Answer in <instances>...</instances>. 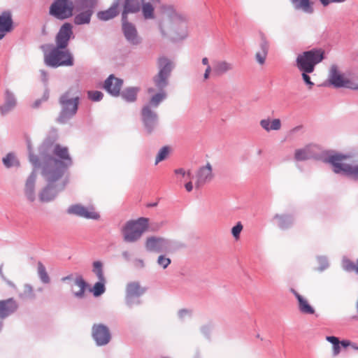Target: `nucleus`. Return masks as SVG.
Returning a JSON list of instances; mask_svg holds the SVG:
<instances>
[{"label":"nucleus","mask_w":358,"mask_h":358,"mask_svg":"<svg viewBox=\"0 0 358 358\" xmlns=\"http://www.w3.org/2000/svg\"><path fill=\"white\" fill-rule=\"evenodd\" d=\"M158 68L159 72L153 78L156 89L153 87H149L148 89L149 94H152L155 92L156 90L159 91L151 96L149 103L148 104L154 108L157 107L166 97V93L163 91V89L167 85V79L173 69V64L169 59L165 57H160L158 59Z\"/></svg>","instance_id":"obj_1"},{"label":"nucleus","mask_w":358,"mask_h":358,"mask_svg":"<svg viewBox=\"0 0 358 358\" xmlns=\"http://www.w3.org/2000/svg\"><path fill=\"white\" fill-rule=\"evenodd\" d=\"M44 150L47 153L46 163L43 166H48L52 169H59L64 173V169L72 164L71 158L66 147L57 143L44 144Z\"/></svg>","instance_id":"obj_2"},{"label":"nucleus","mask_w":358,"mask_h":358,"mask_svg":"<svg viewBox=\"0 0 358 358\" xmlns=\"http://www.w3.org/2000/svg\"><path fill=\"white\" fill-rule=\"evenodd\" d=\"M331 164L336 173H343L355 180H358V163L355 164L349 155L334 153L324 160Z\"/></svg>","instance_id":"obj_3"},{"label":"nucleus","mask_w":358,"mask_h":358,"mask_svg":"<svg viewBox=\"0 0 358 358\" xmlns=\"http://www.w3.org/2000/svg\"><path fill=\"white\" fill-rule=\"evenodd\" d=\"M42 174L46 180L48 185L39 193V199L42 202H48L56 196L57 190L54 183L63 176V173L59 169H52L48 166H43Z\"/></svg>","instance_id":"obj_4"},{"label":"nucleus","mask_w":358,"mask_h":358,"mask_svg":"<svg viewBox=\"0 0 358 358\" xmlns=\"http://www.w3.org/2000/svg\"><path fill=\"white\" fill-rule=\"evenodd\" d=\"M44 62L51 67L71 66L73 65V57L71 52L62 48H53L49 52L44 55Z\"/></svg>","instance_id":"obj_5"},{"label":"nucleus","mask_w":358,"mask_h":358,"mask_svg":"<svg viewBox=\"0 0 358 358\" xmlns=\"http://www.w3.org/2000/svg\"><path fill=\"white\" fill-rule=\"evenodd\" d=\"M324 52L322 49H313L299 55L296 58L298 69L305 73H312L315 66L324 59Z\"/></svg>","instance_id":"obj_6"},{"label":"nucleus","mask_w":358,"mask_h":358,"mask_svg":"<svg viewBox=\"0 0 358 358\" xmlns=\"http://www.w3.org/2000/svg\"><path fill=\"white\" fill-rule=\"evenodd\" d=\"M148 224V219L144 217L128 221L122 229L124 241L128 243L137 241L146 231Z\"/></svg>","instance_id":"obj_7"},{"label":"nucleus","mask_w":358,"mask_h":358,"mask_svg":"<svg viewBox=\"0 0 358 358\" xmlns=\"http://www.w3.org/2000/svg\"><path fill=\"white\" fill-rule=\"evenodd\" d=\"M79 97L72 96L70 92L64 94L59 99V103L62 106V111L58 121L64 123L67 119L73 117L77 112L78 106Z\"/></svg>","instance_id":"obj_8"},{"label":"nucleus","mask_w":358,"mask_h":358,"mask_svg":"<svg viewBox=\"0 0 358 358\" xmlns=\"http://www.w3.org/2000/svg\"><path fill=\"white\" fill-rule=\"evenodd\" d=\"M329 81L336 87H346L352 90H358V78H345L340 73L336 65L331 66Z\"/></svg>","instance_id":"obj_9"},{"label":"nucleus","mask_w":358,"mask_h":358,"mask_svg":"<svg viewBox=\"0 0 358 358\" xmlns=\"http://www.w3.org/2000/svg\"><path fill=\"white\" fill-rule=\"evenodd\" d=\"M74 5L71 0H55L50 7V14L59 20H65L73 15Z\"/></svg>","instance_id":"obj_10"},{"label":"nucleus","mask_w":358,"mask_h":358,"mask_svg":"<svg viewBox=\"0 0 358 358\" xmlns=\"http://www.w3.org/2000/svg\"><path fill=\"white\" fill-rule=\"evenodd\" d=\"M67 212L69 214L76 215L86 219L98 220L100 217L99 214L95 211L94 208L90 206H83L80 204L71 206Z\"/></svg>","instance_id":"obj_11"},{"label":"nucleus","mask_w":358,"mask_h":358,"mask_svg":"<svg viewBox=\"0 0 358 358\" xmlns=\"http://www.w3.org/2000/svg\"><path fill=\"white\" fill-rule=\"evenodd\" d=\"M150 105H145L141 110L142 120L148 134H151L155 128L157 120V115Z\"/></svg>","instance_id":"obj_12"},{"label":"nucleus","mask_w":358,"mask_h":358,"mask_svg":"<svg viewBox=\"0 0 358 358\" xmlns=\"http://www.w3.org/2000/svg\"><path fill=\"white\" fill-rule=\"evenodd\" d=\"M92 336L99 345H106L110 340L109 329L103 324H94L93 326Z\"/></svg>","instance_id":"obj_13"},{"label":"nucleus","mask_w":358,"mask_h":358,"mask_svg":"<svg viewBox=\"0 0 358 358\" xmlns=\"http://www.w3.org/2000/svg\"><path fill=\"white\" fill-rule=\"evenodd\" d=\"M73 34L72 25L70 23H64L60 28L56 36V48H66L69 39Z\"/></svg>","instance_id":"obj_14"},{"label":"nucleus","mask_w":358,"mask_h":358,"mask_svg":"<svg viewBox=\"0 0 358 358\" xmlns=\"http://www.w3.org/2000/svg\"><path fill=\"white\" fill-rule=\"evenodd\" d=\"M168 241L162 237L150 236L145 243V248L149 252H160L166 251Z\"/></svg>","instance_id":"obj_15"},{"label":"nucleus","mask_w":358,"mask_h":358,"mask_svg":"<svg viewBox=\"0 0 358 358\" xmlns=\"http://www.w3.org/2000/svg\"><path fill=\"white\" fill-rule=\"evenodd\" d=\"M319 147L315 145H309L301 149H297L294 152V158L297 161L307 160L310 158H317Z\"/></svg>","instance_id":"obj_16"},{"label":"nucleus","mask_w":358,"mask_h":358,"mask_svg":"<svg viewBox=\"0 0 358 358\" xmlns=\"http://www.w3.org/2000/svg\"><path fill=\"white\" fill-rule=\"evenodd\" d=\"M17 308L18 304L13 298L0 300V321L15 313Z\"/></svg>","instance_id":"obj_17"},{"label":"nucleus","mask_w":358,"mask_h":358,"mask_svg":"<svg viewBox=\"0 0 358 358\" xmlns=\"http://www.w3.org/2000/svg\"><path fill=\"white\" fill-rule=\"evenodd\" d=\"M212 166L210 163H207L206 166L199 168L196 173V181L195 186L199 188L206 182L210 181L213 178Z\"/></svg>","instance_id":"obj_18"},{"label":"nucleus","mask_w":358,"mask_h":358,"mask_svg":"<svg viewBox=\"0 0 358 358\" xmlns=\"http://www.w3.org/2000/svg\"><path fill=\"white\" fill-rule=\"evenodd\" d=\"M123 81L110 75L104 83V89L113 96H117L120 94Z\"/></svg>","instance_id":"obj_19"},{"label":"nucleus","mask_w":358,"mask_h":358,"mask_svg":"<svg viewBox=\"0 0 358 358\" xmlns=\"http://www.w3.org/2000/svg\"><path fill=\"white\" fill-rule=\"evenodd\" d=\"M186 22V19L181 15L173 13L171 16L167 17L162 21L161 28L166 27L169 25H171L173 28H176L177 27H185Z\"/></svg>","instance_id":"obj_20"},{"label":"nucleus","mask_w":358,"mask_h":358,"mask_svg":"<svg viewBox=\"0 0 358 358\" xmlns=\"http://www.w3.org/2000/svg\"><path fill=\"white\" fill-rule=\"evenodd\" d=\"M122 21V29L126 38L131 43L137 44L139 42V38L135 27L132 24L126 22V20Z\"/></svg>","instance_id":"obj_21"},{"label":"nucleus","mask_w":358,"mask_h":358,"mask_svg":"<svg viewBox=\"0 0 358 358\" xmlns=\"http://www.w3.org/2000/svg\"><path fill=\"white\" fill-rule=\"evenodd\" d=\"M36 180V174L32 172L29 178H27L25 187L24 193L29 201L33 202L35 200V183Z\"/></svg>","instance_id":"obj_22"},{"label":"nucleus","mask_w":358,"mask_h":358,"mask_svg":"<svg viewBox=\"0 0 358 358\" xmlns=\"http://www.w3.org/2000/svg\"><path fill=\"white\" fill-rule=\"evenodd\" d=\"M295 10H301L307 14L314 12V2L311 0H290Z\"/></svg>","instance_id":"obj_23"},{"label":"nucleus","mask_w":358,"mask_h":358,"mask_svg":"<svg viewBox=\"0 0 358 358\" xmlns=\"http://www.w3.org/2000/svg\"><path fill=\"white\" fill-rule=\"evenodd\" d=\"M87 283L82 276L78 275L74 280V283L71 286V291L77 298H83L85 296Z\"/></svg>","instance_id":"obj_24"},{"label":"nucleus","mask_w":358,"mask_h":358,"mask_svg":"<svg viewBox=\"0 0 358 358\" xmlns=\"http://www.w3.org/2000/svg\"><path fill=\"white\" fill-rule=\"evenodd\" d=\"M145 292L144 288L141 287L137 282L128 283L126 287V298L129 302L134 297H138Z\"/></svg>","instance_id":"obj_25"},{"label":"nucleus","mask_w":358,"mask_h":358,"mask_svg":"<svg viewBox=\"0 0 358 358\" xmlns=\"http://www.w3.org/2000/svg\"><path fill=\"white\" fill-rule=\"evenodd\" d=\"M294 296L298 300L299 302V308L300 311L304 314H314L315 310L314 308L310 305L308 300L305 298H303L301 295H300L298 292H296L295 290H292Z\"/></svg>","instance_id":"obj_26"},{"label":"nucleus","mask_w":358,"mask_h":358,"mask_svg":"<svg viewBox=\"0 0 358 358\" xmlns=\"http://www.w3.org/2000/svg\"><path fill=\"white\" fill-rule=\"evenodd\" d=\"M142 1V12L143 17L145 19L154 18V7L159 2V0H141Z\"/></svg>","instance_id":"obj_27"},{"label":"nucleus","mask_w":358,"mask_h":358,"mask_svg":"<svg viewBox=\"0 0 358 358\" xmlns=\"http://www.w3.org/2000/svg\"><path fill=\"white\" fill-rule=\"evenodd\" d=\"M234 68L233 64L225 60L217 61L215 63L213 72L217 76H221L231 71Z\"/></svg>","instance_id":"obj_28"},{"label":"nucleus","mask_w":358,"mask_h":358,"mask_svg":"<svg viewBox=\"0 0 358 358\" xmlns=\"http://www.w3.org/2000/svg\"><path fill=\"white\" fill-rule=\"evenodd\" d=\"M118 1L114 3L108 10L99 12L98 17L101 20H108L118 14Z\"/></svg>","instance_id":"obj_29"},{"label":"nucleus","mask_w":358,"mask_h":358,"mask_svg":"<svg viewBox=\"0 0 358 358\" xmlns=\"http://www.w3.org/2000/svg\"><path fill=\"white\" fill-rule=\"evenodd\" d=\"M260 125L266 131H277L281 128V121L280 119H264L260 121Z\"/></svg>","instance_id":"obj_30"},{"label":"nucleus","mask_w":358,"mask_h":358,"mask_svg":"<svg viewBox=\"0 0 358 358\" xmlns=\"http://www.w3.org/2000/svg\"><path fill=\"white\" fill-rule=\"evenodd\" d=\"M268 43L266 40V38L264 36H262V41L261 43V50L258 51L255 54V58L257 59V62L263 65L265 63V60L268 54Z\"/></svg>","instance_id":"obj_31"},{"label":"nucleus","mask_w":358,"mask_h":358,"mask_svg":"<svg viewBox=\"0 0 358 358\" xmlns=\"http://www.w3.org/2000/svg\"><path fill=\"white\" fill-rule=\"evenodd\" d=\"M139 9V3L137 0H125L124 11L122 13V20H127V13H136Z\"/></svg>","instance_id":"obj_32"},{"label":"nucleus","mask_w":358,"mask_h":358,"mask_svg":"<svg viewBox=\"0 0 358 358\" xmlns=\"http://www.w3.org/2000/svg\"><path fill=\"white\" fill-rule=\"evenodd\" d=\"M12 27V19L9 13H3L0 15V32L9 31Z\"/></svg>","instance_id":"obj_33"},{"label":"nucleus","mask_w":358,"mask_h":358,"mask_svg":"<svg viewBox=\"0 0 358 358\" xmlns=\"http://www.w3.org/2000/svg\"><path fill=\"white\" fill-rule=\"evenodd\" d=\"M15 99L13 97V94L9 92H7L6 102L3 105L0 106L1 114L3 115L7 114L15 107Z\"/></svg>","instance_id":"obj_34"},{"label":"nucleus","mask_w":358,"mask_h":358,"mask_svg":"<svg viewBox=\"0 0 358 358\" xmlns=\"http://www.w3.org/2000/svg\"><path fill=\"white\" fill-rule=\"evenodd\" d=\"M138 91V87H128L122 92V96L128 102H134L136 99Z\"/></svg>","instance_id":"obj_35"},{"label":"nucleus","mask_w":358,"mask_h":358,"mask_svg":"<svg viewBox=\"0 0 358 358\" xmlns=\"http://www.w3.org/2000/svg\"><path fill=\"white\" fill-rule=\"evenodd\" d=\"M92 11L90 10L84 11L77 15L74 18L76 24H88L90 22Z\"/></svg>","instance_id":"obj_36"},{"label":"nucleus","mask_w":358,"mask_h":358,"mask_svg":"<svg viewBox=\"0 0 358 358\" xmlns=\"http://www.w3.org/2000/svg\"><path fill=\"white\" fill-rule=\"evenodd\" d=\"M326 340L333 344V355L337 356L341 352L340 341L336 336H327Z\"/></svg>","instance_id":"obj_37"},{"label":"nucleus","mask_w":358,"mask_h":358,"mask_svg":"<svg viewBox=\"0 0 358 358\" xmlns=\"http://www.w3.org/2000/svg\"><path fill=\"white\" fill-rule=\"evenodd\" d=\"M170 149L168 146H164L160 149L158 154L156 156L155 159V165H157L160 162L166 159L169 155Z\"/></svg>","instance_id":"obj_38"},{"label":"nucleus","mask_w":358,"mask_h":358,"mask_svg":"<svg viewBox=\"0 0 358 358\" xmlns=\"http://www.w3.org/2000/svg\"><path fill=\"white\" fill-rule=\"evenodd\" d=\"M93 271L96 273L99 280H105L102 270V263L101 262L96 261L93 263Z\"/></svg>","instance_id":"obj_39"},{"label":"nucleus","mask_w":358,"mask_h":358,"mask_svg":"<svg viewBox=\"0 0 358 358\" xmlns=\"http://www.w3.org/2000/svg\"><path fill=\"white\" fill-rule=\"evenodd\" d=\"M104 281L99 280L93 287L92 292L95 296H99L105 292Z\"/></svg>","instance_id":"obj_40"},{"label":"nucleus","mask_w":358,"mask_h":358,"mask_svg":"<svg viewBox=\"0 0 358 358\" xmlns=\"http://www.w3.org/2000/svg\"><path fill=\"white\" fill-rule=\"evenodd\" d=\"M157 263L158 266L165 269L171 264V259L164 255H160L157 259Z\"/></svg>","instance_id":"obj_41"},{"label":"nucleus","mask_w":358,"mask_h":358,"mask_svg":"<svg viewBox=\"0 0 358 358\" xmlns=\"http://www.w3.org/2000/svg\"><path fill=\"white\" fill-rule=\"evenodd\" d=\"M38 274H39V276H40L41 280L43 282L47 283L49 282V277L45 271V268L43 265V264L41 262L38 263Z\"/></svg>","instance_id":"obj_42"},{"label":"nucleus","mask_w":358,"mask_h":358,"mask_svg":"<svg viewBox=\"0 0 358 358\" xmlns=\"http://www.w3.org/2000/svg\"><path fill=\"white\" fill-rule=\"evenodd\" d=\"M3 162L4 165L8 168L18 164V162H17L15 155H13V154H8L3 159Z\"/></svg>","instance_id":"obj_43"},{"label":"nucleus","mask_w":358,"mask_h":358,"mask_svg":"<svg viewBox=\"0 0 358 358\" xmlns=\"http://www.w3.org/2000/svg\"><path fill=\"white\" fill-rule=\"evenodd\" d=\"M343 266L348 271L356 272V262H353L349 259H345L343 262Z\"/></svg>","instance_id":"obj_44"},{"label":"nucleus","mask_w":358,"mask_h":358,"mask_svg":"<svg viewBox=\"0 0 358 358\" xmlns=\"http://www.w3.org/2000/svg\"><path fill=\"white\" fill-rule=\"evenodd\" d=\"M202 64L204 65V66H206V69L205 70V72H204V74H203V79L205 80H208L210 77V73L211 72V67L209 64V61H208V59L207 57H203L202 59Z\"/></svg>","instance_id":"obj_45"},{"label":"nucleus","mask_w":358,"mask_h":358,"mask_svg":"<svg viewBox=\"0 0 358 358\" xmlns=\"http://www.w3.org/2000/svg\"><path fill=\"white\" fill-rule=\"evenodd\" d=\"M243 225L242 224L238 222L232 229H231V233L233 236L235 238V239L238 240L240 236V234L243 230Z\"/></svg>","instance_id":"obj_46"},{"label":"nucleus","mask_w":358,"mask_h":358,"mask_svg":"<svg viewBox=\"0 0 358 358\" xmlns=\"http://www.w3.org/2000/svg\"><path fill=\"white\" fill-rule=\"evenodd\" d=\"M88 97L94 101H100L103 97V94L99 91H89Z\"/></svg>","instance_id":"obj_47"},{"label":"nucleus","mask_w":358,"mask_h":358,"mask_svg":"<svg viewBox=\"0 0 358 358\" xmlns=\"http://www.w3.org/2000/svg\"><path fill=\"white\" fill-rule=\"evenodd\" d=\"M176 174L180 175L183 178H191L192 173L190 171H185L184 169H178L174 171Z\"/></svg>","instance_id":"obj_48"},{"label":"nucleus","mask_w":358,"mask_h":358,"mask_svg":"<svg viewBox=\"0 0 358 358\" xmlns=\"http://www.w3.org/2000/svg\"><path fill=\"white\" fill-rule=\"evenodd\" d=\"M307 73H308L303 72L302 78L306 84L308 85L309 89H311L314 83L310 80V77Z\"/></svg>","instance_id":"obj_49"},{"label":"nucleus","mask_w":358,"mask_h":358,"mask_svg":"<svg viewBox=\"0 0 358 358\" xmlns=\"http://www.w3.org/2000/svg\"><path fill=\"white\" fill-rule=\"evenodd\" d=\"M340 345L344 348L352 346L355 350L358 351V347L355 346L349 340H343L340 341Z\"/></svg>","instance_id":"obj_50"},{"label":"nucleus","mask_w":358,"mask_h":358,"mask_svg":"<svg viewBox=\"0 0 358 358\" xmlns=\"http://www.w3.org/2000/svg\"><path fill=\"white\" fill-rule=\"evenodd\" d=\"M24 294H27V296H31L33 292L32 287L29 285H24Z\"/></svg>","instance_id":"obj_51"},{"label":"nucleus","mask_w":358,"mask_h":358,"mask_svg":"<svg viewBox=\"0 0 358 358\" xmlns=\"http://www.w3.org/2000/svg\"><path fill=\"white\" fill-rule=\"evenodd\" d=\"M185 187L188 192H191L193 189L192 182L191 181H189L185 185Z\"/></svg>","instance_id":"obj_52"},{"label":"nucleus","mask_w":358,"mask_h":358,"mask_svg":"<svg viewBox=\"0 0 358 358\" xmlns=\"http://www.w3.org/2000/svg\"><path fill=\"white\" fill-rule=\"evenodd\" d=\"M73 279V275H69L68 276H66V277H63L62 278V282H66L67 280H71Z\"/></svg>","instance_id":"obj_53"},{"label":"nucleus","mask_w":358,"mask_h":358,"mask_svg":"<svg viewBox=\"0 0 358 358\" xmlns=\"http://www.w3.org/2000/svg\"><path fill=\"white\" fill-rule=\"evenodd\" d=\"M30 160L32 162V163L36 164L37 162V159L35 158L34 156L30 157Z\"/></svg>","instance_id":"obj_54"},{"label":"nucleus","mask_w":358,"mask_h":358,"mask_svg":"<svg viewBox=\"0 0 358 358\" xmlns=\"http://www.w3.org/2000/svg\"><path fill=\"white\" fill-rule=\"evenodd\" d=\"M356 273H358V259L356 261Z\"/></svg>","instance_id":"obj_55"},{"label":"nucleus","mask_w":358,"mask_h":358,"mask_svg":"<svg viewBox=\"0 0 358 358\" xmlns=\"http://www.w3.org/2000/svg\"><path fill=\"white\" fill-rule=\"evenodd\" d=\"M4 36V34H0V40Z\"/></svg>","instance_id":"obj_56"},{"label":"nucleus","mask_w":358,"mask_h":358,"mask_svg":"<svg viewBox=\"0 0 358 358\" xmlns=\"http://www.w3.org/2000/svg\"><path fill=\"white\" fill-rule=\"evenodd\" d=\"M280 228H282V229H285V226H284L283 224H281V225H280Z\"/></svg>","instance_id":"obj_57"},{"label":"nucleus","mask_w":358,"mask_h":358,"mask_svg":"<svg viewBox=\"0 0 358 358\" xmlns=\"http://www.w3.org/2000/svg\"><path fill=\"white\" fill-rule=\"evenodd\" d=\"M64 185H65V183L63 184V185L62 186L61 189H63Z\"/></svg>","instance_id":"obj_58"},{"label":"nucleus","mask_w":358,"mask_h":358,"mask_svg":"<svg viewBox=\"0 0 358 358\" xmlns=\"http://www.w3.org/2000/svg\"><path fill=\"white\" fill-rule=\"evenodd\" d=\"M9 285H11V286H14L13 283L11 282H9Z\"/></svg>","instance_id":"obj_59"}]
</instances>
